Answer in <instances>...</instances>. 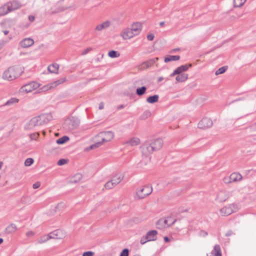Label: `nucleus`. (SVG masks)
I'll return each mask as SVG.
<instances>
[{
    "mask_svg": "<svg viewBox=\"0 0 256 256\" xmlns=\"http://www.w3.org/2000/svg\"><path fill=\"white\" fill-rule=\"evenodd\" d=\"M130 28L135 36L138 35L142 30V24L139 22L134 23Z\"/></svg>",
    "mask_w": 256,
    "mask_h": 256,
    "instance_id": "412c9836",
    "label": "nucleus"
},
{
    "mask_svg": "<svg viewBox=\"0 0 256 256\" xmlns=\"http://www.w3.org/2000/svg\"><path fill=\"white\" fill-rule=\"evenodd\" d=\"M69 140V138L67 136H64L58 139L56 141V142L58 144H62L65 143L66 142Z\"/></svg>",
    "mask_w": 256,
    "mask_h": 256,
    "instance_id": "72a5a7b5",
    "label": "nucleus"
},
{
    "mask_svg": "<svg viewBox=\"0 0 256 256\" xmlns=\"http://www.w3.org/2000/svg\"><path fill=\"white\" fill-rule=\"evenodd\" d=\"M108 56L112 58H118L120 56V54L115 50H110L108 53Z\"/></svg>",
    "mask_w": 256,
    "mask_h": 256,
    "instance_id": "e433bc0d",
    "label": "nucleus"
},
{
    "mask_svg": "<svg viewBox=\"0 0 256 256\" xmlns=\"http://www.w3.org/2000/svg\"><path fill=\"white\" fill-rule=\"evenodd\" d=\"M58 64H53L48 66V70L50 73L58 74Z\"/></svg>",
    "mask_w": 256,
    "mask_h": 256,
    "instance_id": "393cba45",
    "label": "nucleus"
},
{
    "mask_svg": "<svg viewBox=\"0 0 256 256\" xmlns=\"http://www.w3.org/2000/svg\"><path fill=\"white\" fill-rule=\"evenodd\" d=\"M237 209L238 207L236 204H232L222 208L220 212L222 216H226L236 212Z\"/></svg>",
    "mask_w": 256,
    "mask_h": 256,
    "instance_id": "423d86ee",
    "label": "nucleus"
},
{
    "mask_svg": "<svg viewBox=\"0 0 256 256\" xmlns=\"http://www.w3.org/2000/svg\"><path fill=\"white\" fill-rule=\"evenodd\" d=\"M246 0H234V5L236 8H239L242 6Z\"/></svg>",
    "mask_w": 256,
    "mask_h": 256,
    "instance_id": "2f4dec72",
    "label": "nucleus"
},
{
    "mask_svg": "<svg viewBox=\"0 0 256 256\" xmlns=\"http://www.w3.org/2000/svg\"><path fill=\"white\" fill-rule=\"evenodd\" d=\"M3 32L4 34H5V35H6L8 34L9 32V31L8 30H4L3 31Z\"/></svg>",
    "mask_w": 256,
    "mask_h": 256,
    "instance_id": "13d9d810",
    "label": "nucleus"
},
{
    "mask_svg": "<svg viewBox=\"0 0 256 256\" xmlns=\"http://www.w3.org/2000/svg\"><path fill=\"white\" fill-rule=\"evenodd\" d=\"M124 108V106L123 105H120L119 106H118V108L122 109V108Z\"/></svg>",
    "mask_w": 256,
    "mask_h": 256,
    "instance_id": "052dcab7",
    "label": "nucleus"
},
{
    "mask_svg": "<svg viewBox=\"0 0 256 256\" xmlns=\"http://www.w3.org/2000/svg\"><path fill=\"white\" fill-rule=\"evenodd\" d=\"M212 254H214V256H222L221 250L219 245L216 244L214 246Z\"/></svg>",
    "mask_w": 256,
    "mask_h": 256,
    "instance_id": "bb28decb",
    "label": "nucleus"
},
{
    "mask_svg": "<svg viewBox=\"0 0 256 256\" xmlns=\"http://www.w3.org/2000/svg\"><path fill=\"white\" fill-rule=\"evenodd\" d=\"M110 26V22L108 20H106L102 24L97 25L94 29L96 32L102 31L108 28Z\"/></svg>",
    "mask_w": 256,
    "mask_h": 256,
    "instance_id": "6ab92c4d",
    "label": "nucleus"
},
{
    "mask_svg": "<svg viewBox=\"0 0 256 256\" xmlns=\"http://www.w3.org/2000/svg\"><path fill=\"white\" fill-rule=\"evenodd\" d=\"M152 188L150 186H145L136 192L139 198H143L152 193Z\"/></svg>",
    "mask_w": 256,
    "mask_h": 256,
    "instance_id": "6e6552de",
    "label": "nucleus"
},
{
    "mask_svg": "<svg viewBox=\"0 0 256 256\" xmlns=\"http://www.w3.org/2000/svg\"><path fill=\"white\" fill-rule=\"evenodd\" d=\"M16 230V226L14 224H10L6 228L8 233L14 232Z\"/></svg>",
    "mask_w": 256,
    "mask_h": 256,
    "instance_id": "c9c22d12",
    "label": "nucleus"
},
{
    "mask_svg": "<svg viewBox=\"0 0 256 256\" xmlns=\"http://www.w3.org/2000/svg\"><path fill=\"white\" fill-rule=\"evenodd\" d=\"M28 20H30V22H32L34 20L35 17L33 16H28Z\"/></svg>",
    "mask_w": 256,
    "mask_h": 256,
    "instance_id": "864d4df0",
    "label": "nucleus"
},
{
    "mask_svg": "<svg viewBox=\"0 0 256 256\" xmlns=\"http://www.w3.org/2000/svg\"><path fill=\"white\" fill-rule=\"evenodd\" d=\"M120 36L124 40H128L135 36L131 28L124 29L121 32Z\"/></svg>",
    "mask_w": 256,
    "mask_h": 256,
    "instance_id": "f8f14e48",
    "label": "nucleus"
},
{
    "mask_svg": "<svg viewBox=\"0 0 256 256\" xmlns=\"http://www.w3.org/2000/svg\"><path fill=\"white\" fill-rule=\"evenodd\" d=\"M146 88L144 86H143L138 88L136 90V93L138 96H142L146 92Z\"/></svg>",
    "mask_w": 256,
    "mask_h": 256,
    "instance_id": "473e14b6",
    "label": "nucleus"
},
{
    "mask_svg": "<svg viewBox=\"0 0 256 256\" xmlns=\"http://www.w3.org/2000/svg\"><path fill=\"white\" fill-rule=\"evenodd\" d=\"M159 96L158 95H154L150 96L146 98V102L150 104H154L158 102Z\"/></svg>",
    "mask_w": 256,
    "mask_h": 256,
    "instance_id": "cd10ccee",
    "label": "nucleus"
},
{
    "mask_svg": "<svg viewBox=\"0 0 256 256\" xmlns=\"http://www.w3.org/2000/svg\"><path fill=\"white\" fill-rule=\"evenodd\" d=\"M3 242V239L2 238H0V244Z\"/></svg>",
    "mask_w": 256,
    "mask_h": 256,
    "instance_id": "338daca9",
    "label": "nucleus"
},
{
    "mask_svg": "<svg viewBox=\"0 0 256 256\" xmlns=\"http://www.w3.org/2000/svg\"><path fill=\"white\" fill-rule=\"evenodd\" d=\"M98 108H99L100 110H102V109L104 108V103L102 102H100L99 104Z\"/></svg>",
    "mask_w": 256,
    "mask_h": 256,
    "instance_id": "6e6d98bb",
    "label": "nucleus"
},
{
    "mask_svg": "<svg viewBox=\"0 0 256 256\" xmlns=\"http://www.w3.org/2000/svg\"><path fill=\"white\" fill-rule=\"evenodd\" d=\"M52 238H54V237L52 236L50 234L48 235H44L37 240V243L41 244L46 242L50 239Z\"/></svg>",
    "mask_w": 256,
    "mask_h": 256,
    "instance_id": "5701e85b",
    "label": "nucleus"
},
{
    "mask_svg": "<svg viewBox=\"0 0 256 256\" xmlns=\"http://www.w3.org/2000/svg\"><path fill=\"white\" fill-rule=\"evenodd\" d=\"M151 144L154 150H158L162 148L163 145V140L161 138H156L151 142Z\"/></svg>",
    "mask_w": 256,
    "mask_h": 256,
    "instance_id": "f3484780",
    "label": "nucleus"
},
{
    "mask_svg": "<svg viewBox=\"0 0 256 256\" xmlns=\"http://www.w3.org/2000/svg\"><path fill=\"white\" fill-rule=\"evenodd\" d=\"M144 114H146V115H147V116H150V112H148V111H146V112H144Z\"/></svg>",
    "mask_w": 256,
    "mask_h": 256,
    "instance_id": "0e129e2a",
    "label": "nucleus"
},
{
    "mask_svg": "<svg viewBox=\"0 0 256 256\" xmlns=\"http://www.w3.org/2000/svg\"><path fill=\"white\" fill-rule=\"evenodd\" d=\"M242 177L240 174L237 172H234L230 174L229 177V180H225V182L229 183L242 180Z\"/></svg>",
    "mask_w": 256,
    "mask_h": 256,
    "instance_id": "dca6fc26",
    "label": "nucleus"
},
{
    "mask_svg": "<svg viewBox=\"0 0 256 256\" xmlns=\"http://www.w3.org/2000/svg\"><path fill=\"white\" fill-rule=\"evenodd\" d=\"M94 253L92 251H88L83 253L82 256H93Z\"/></svg>",
    "mask_w": 256,
    "mask_h": 256,
    "instance_id": "a18cd8bd",
    "label": "nucleus"
},
{
    "mask_svg": "<svg viewBox=\"0 0 256 256\" xmlns=\"http://www.w3.org/2000/svg\"><path fill=\"white\" fill-rule=\"evenodd\" d=\"M8 12H10L6 4L0 7V16H3Z\"/></svg>",
    "mask_w": 256,
    "mask_h": 256,
    "instance_id": "c85d7f7f",
    "label": "nucleus"
},
{
    "mask_svg": "<svg viewBox=\"0 0 256 256\" xmlns=\"http://www.w3.org/2000/svg\"><path fill=\"white\" fill-rule=\"evenodd\" d=\"M6 42L4 40L0 41V49L6 44Z\"/></svg>",
    "mask_w": 256,
    "mask_h": 256,
    "instance_id": "5fc2aeb1",
    "label": "nucleus"
},
{
    "mask_svg": "<svg viewBox=\"0 0 256 256\" xmlns=\"http://www.w3.org/2000/svg\"><path fill=\"white\" fill-rule=\"evenodd\" d=\"M176 80L178 82H183L186 80L188 78V74H177Z\"/></svg>",
    "mask_w": 256,
    "mask_h": 256,
    "instance_id": "a878e982",
    "label": "nucleus"
},
{
    "mask_svg": "<svg viewBox=\"0 0 256 256\" xmlns=\"http://www.w3.org/2000/svg\"><path fill=\"white\" fill-rule=\"evenodd\" d=\"M18 100L16 98H12L8 100L6 103L3 105L4 106H11L14 105V104L18 102Z\"/></svg>",
    "mask_w": 256,
    "mask_h": 256,
    "instance_id": "7c9ffc66",
    "label": "nucleus"
},
{
    "mask_svg": "<svg viewBox=\"0 0 256 256\" xmlns=\"http://www.w3.org/2000/svg\"><path fill=\"white\" fill-rule=\"evenodd\" d=\"M229 197V194L226 190L219 192L216 196V200L219 202H222L226 200Z\"/></svg>",
    "mask_w": 256,
    "mask_h": 256,
    "instance_id": "ddd939ff",
    "label": "nucleus"
},
{
    "mask_svg": "<svg viewBox=\"0 0 256 256\" xmlns=\"http://www.w3.org/2000/svg\"><path fill=\"white\" fill-rule=\"evenodd\" d=\"M120 256H128V250L125 248L120 253Z\"/></svg>",
    "mask_w": 256,
    "mask_h": 256,
    "instance_id": "c03bdc74",
    "label": "nucleus"
},
{
    "mask_svg": "<svg viewBox=\"0 0 256 256\" xmlns=\"http://www.w3.org/2000/svg\"><path fill=\"white\" fill-rule=\"evenodd\" d=\"M79 123H80L79 121L78 120H76V126H78Z\"/></svg>",
    "mask_w": 256,
    "mask_h": 256,
    "instance_id": "e2e57ef3",
    "label": "nucleus"
},
{
    "mask_svg": "<svg viewBox=\"0 0 256 256\" xmlns=\"http://www.w3.org/2000/svg\"><path fill=\"white\" fill-rule=\"evenodd\" d=\"M102 143L110 141L114 136V134L112 131H106L100 132L98 136Z\"/></svg>",
    "mask_w": 256,
    "mask_h": 256,
    "instance_id": "39448f33",
    "label": "nucleus"
},
{
    "mask_svg": "<svg viewBox=\"0 0 256 256\" xmlns=\"http://www.w3.org/2000/svg\"><path fill=\"white\" fill-rule=\"evenodd\" d=\"M226 70V66H222L218 68L216 72V75H218L220 74H222L224 73Z\"/></svg>",
    "mask_w": 256,
    "mask_h": 256,
    "instance_id": "ea45409f",
    "label": "nucleus"
},
{
    "mask_svg": "<svg viewBox=\"0 0 256 256\" xmlns=\"http://www.w3.org/2000/svg\"><path fill=\"white\" fill-rule=\"evenodd\" d=\"M163 79H164V78H162V77H159V78H158V82H161L162 80H163Z\"/></svg>",
    "mask_w": 256,
    "mask_h": 256,
    "instance_id": "bf43d9fd",
    "label": "nucleus"
},
{
    "mask_svg": "<svg viewBox=\"0 0 256 256\" xmlns=\"http://www.w3.org/2000/svg\"><path fill=\"white\" fill-rule=\"evenodd\" d=\"M154 35L152 33L148 34L147 35V38L149 40H154Z\"/></svg>",
    "mask_w": 256,
    "mask_h": 256,
    "instance_id": "de8ad7c7",
    "label": "nucleus"
},
{
    "mask_svg": "<svg viewBox=\"0 0 256 256\" xmlns=\"http://www.w3.org/2000/svg\"><path fill=\"white\" fill-rule=\"evenodd\" d=\"M164 22H160V26H164Z\"/></svg>",
    "mask_w": 256,
    "mask_h": 256,
    "instance_id": "69168bd1",
    "label": "nucleus"
},
{
    "mask_svg": "<svg viewBox=\"0 0 256 256\" xmlns=\"http://www.w3.org/2000/svg\"><path fill=\"white\" fill-rule=\"evenodd\" d=\"M171 218V216L168 217L166 218H162L156 222L157 228L160 229H162L173 224L176 220H174L171 223H168L169 220Z\"/></svg>",
    "mask_w": 256,
    "mask_h": 256,
    "instance_id": "0eeeda50",
    "label": "nucleus"
},
{
    "mask_svg": "<svg viewBox=\"0 0 256 256\" xmlns=\"http://www.w3.org/2000/svg\"><path fill=\"white\" fill-rule=\"evenodd\" d=\"M40 86V84L36 82H32L22 86L19 90L20 93L27 94L36 90Z\"/></svg>",
    "mask_w": 256,
    "mask_h": 256,
    "instance_id": "20e7f679",
    "label": "nucleus"
},
{
    "mask_svg": "<svg viewBox=\"0 0 256 256\" xmlns=\"http://www.w3.org/2000/svg\"><path fill=\"white\" fill-rule=\"evenodd\" d=\"M65 206V204H64V203H60V204H58V206H56V208L57 209H58L59 208H64Z\"/></svg>",
    "mask_w": 256,
    "mask_h": 256,
    "instance_id": "603ef678",
    "label": "nucleus"
},
{
    "mask_svg": "<svg viewBox=\"0 0 256 256\" xmlns=\"http://www.w3.org/2000/svg\"><path fill=\"white\" fill-rule=\"evenodd\" d=\"M6 4L10 12L20 8L22 6L21 4L18 1L10 2H7Z\"/></svg>",
    "mask_w": 256,
    "mask_h": 256,
    "instance_id": "4468645a",
    "label": "nucleus"
},
{
    "mask_svg": "<svg viewBox=\"0 0 256 256\" xmlns=\"http://www.w3.org/2000/svg\"><path fill=\"white\" fill-rule=\"evenodd\" d=\"M66 78H62L58 80L55 81L54 82L48 84L41 88V90L42 92H46L52 88H54L57 86L65 82Z\"/></svg>",
    "mask_w": 256,
    "mask_h": 256,
    "instance_id": "1a4fd4ad",
    "label": "nucleus"
},
{
    "mask_svg": "<svg viewBox=\"0 0 256 256\" xmlns=\"http://www.w3.org/2000/svg\"><path fill=\"white\" fill-rule=\"evenodd\" d=\"M164 240L165 242H169V240H170L168 238L166 237V236H165L164 238Z\"/></svg>",
    "mask_w": 256,
    "mask_h": 256,
    "instance_id": "4d7b16f0",
    "label": "nucleus"
},
{
    "mask_svg": "<svg viewBox=\"0 0 256 256\" xmlns=\"http://www.w3.org/2000/svg\"><path fill=\"white\" fill-rule=\"evenodd\" d=\"M66 162L67 160L65 159H60L58 162L57 164L58 166H62L66 164Z\"/></svg>",
    "mask_w": 256,
    "mask_h": 256,
    "instance_id": "37998d69",
    "label": "nucleus"
},
{
    "mask_svg": "<svg viewBox=\"0 0 256 256\" xmlns=\"http://www.w3.org/2000/svg\"><path fill=\"white\" fill-rule=\"evenodd\" d=\"M192 66L191 64H186L184 65H182L178 68H177L171 74L172 76H174L176 74H183L182 72L186 71L189 68Z\"/></svg>",
    "mask_w": 256,
    "mask_h": 256,
    "instance_id": "9b49d317",
    "label": "nucleus"
},
{
    "mask_svg": "<svg viewBox=\"0 0 256 256\" xmlns=\"http://www.w3.org/2000/svg\"><path fill=\"white\" fill-rule=\"evenodd\" d=\"M158 60V58L150 59L148 61L143 62L140 66V68H148L152 66Z\"/></svg>",
    "mask_w": 256,
    "mask_h": 256,
    "instance_id": "a211bd4d",
    "label": "nucleus"
},
{
    "mask_svg": "<svg viewBox=\"0 0 256 256\" xmlns=\"http://www.w3.org/2000/svg\"><path fill=\"white\" fill-rule=\"evenodd\" d=\"M52 119V116L50 114H42L38 116H35L32 118L28 122L25 126V128L28 130H33L36 127L44 125Z\"/></svg>",
    "mask_w": 256,
    "mask_h": 256,
    "instance_id": "f257e3e1",
    "label": "nucleus"
},
{
    "mask_svg": "<svg viewBox=\"0 0 256 256\" xmlns=\"http://www.w3.org/2000/svg\"><path fill=\"white\" fill-rule=\"evenodd\" d=\"M174 220H172V218L169 220L168 223H171L172 222H173Z\"/></svg>",
    "mask_w": 256,
    "mask_h": 256,
    "instance_id": "774afa93",
    "label": "nucleus"
},
{
    "mask_svg": "<svg viewBox=\"0 0 256 256\" xmlns=\"http://www.w3.org/2000/svg\"><path fill=\"white\" fill-rule=\"evenodd\" d=\"M124 175L122 173H118L116 174L111 180L113 184L116 186L123 179Z\"/></svg>",
    "mask_w": 256,
    "mask_h": 256,
    "instance_id": "4be33fe9",
    "label": "nucleus"
},
{
    "mask_svg": "<svg viewBox=\"0 0 256 256\" xmlns=\"http://www.w3.org/2000/svg\"><path fill=\"white\" fill-rule=\"evenodd\" d=\"M126 144H128L130 146H138L140 144V140L138 138H132L126 142Z\"/></svg>",
    "mask_w": 256,
    "mask_h": 256,
    "instance_id": "b1692460",
    "label": "nucleus"
},
{
    "mask_svg": "<svg viewBox=\"0 0 256 256\" xmlns=\"http://www.w3.org/2000/svg\"><path fill=\"white\" fill-rule=\"evenodd\" d=\"M40 186V182H36L35 184H34L32 186V188H34V189H36V188H38Z\"/></svg>",
    "mask_w": 256,
    "mask_h": 256,
    "instance_id": "3c124183",
    "label": "nucleus"
},
{
    "mask_svg": "<svg viewBox=\"0 0 256 256\" xmlns=\"http://www.w3.org/2000/svg\"><path fill=\"white\" fill-rule=\"evenodd\" d=\"M22 73L20 68L12 66L5 70L2 74V78L7 80H12L20 76Z\"/></svg>",
    "mask_w": 256,
    "mask_h": 256,
    "instance_id": "7ed1b4c3",
    "label": "nucleus"
},
{
    "mask_svg": "<svg viewBox=\"0 0 256 256\" xmlns=\"http://www.w3.org/2000/svg\"><path fill=\"white\" fill-rule=\"evenodd\" d=\"M103 143L102 142V141L98 142L92 144L90 146V150L94 149L96 148H98Z\"/></svg>",
    "mask_w": 256,
    "mask_h": 256,
    "instance_id": "a19ab883",
    "label": "nucleus"
},
{
    "mask_svg": "<svg viewBox=\"0 0 256 256\" xmlns=\"http://www.w3.org/2000/svg\"><path fill=\"white\" fill-rule=\"evenodd\" d=\"M3 164H4V163H3L2 162H0V170L2 168V166H3Z\"/></svg>",
    "mask_w": 256,
    "mask_h": 256,
    "instance_id": "680f3d73",
    "label": "nucleus"
},
{
    "mask_svg": "<svg viewBox=\"0 0 256 256\" xmlns=\"http://www.w3.org/2000/svg\"><path fill=\"white\" fill-rule=\"evenodd\" d=\"M82 178V176L80 174H77L74 178L71 180L70 182L71 183H76L78 182Z\"/></svg>",
    "mask_w": 256,
    "mask_h": 256,
    "instance_id": "f704fd0d",
    "label": "nucleus"
},
{
    "mask_svg": "<svg viewBox=\"0 0 256 256\" xmlns=\"http://www.w3.org/2000/svg\"><path fill=\"white\" fill-rule=\"evenodd\" d=\"M34 233L32 231L28 232L26 234V236L28 237H32L34 236Z\"/></svg>",
    "mask_w": 256,
    "mask_h": 256,
    "instance_id": "8fccbe9b",
    "label": "nucleus"
},
{
    "mask_svg": "<svg viewBox=\"0 0 256 256\" xmlns=\"http://www.w3.org/2000/svg\"><path fill=\"white\" fill-rule=\"evenodd\" d=\"M34 44V40L31 38H25L20 42V45L23 48H27Z\"/></svg>",
    "mask_w": 256,
    "mask_h": 256,
    "instance_id": "2eb2a0df",
    "label": "nucleus"
},
{
    "mask_svg": "<svg viewBox=\"0 0 256 256\" xmlns=\"http://www.w3.org/2000/svg\"><path fill=\"white\" fill-rule=\"evenodd\" d=\"M180 58V56H168L165 58L164 62H168L170 61H176L178 60Z\"/></svg>",
    "mask_w": 256,
    "mask_h": 256,
    "instance_id": "c756f323",
    "label": "nucleus"
},
{
    "mask_svg": "<svg viewBox=\"0 0 256 256\" xmlns=\"http://www.w3.org/2000/svg\"><path fill=\"white\" fill-rule=\"evenodd\" d=\"M157 234L158 232L156 230L148 231L146 234L147 240L149 242L156 240Z\"/></svg>",
    "mask_w": 256,
    "mask_h": 256,
    "instance_id": "aec40b11",
    "label": "nucleus"
},
{
    "mask_svg": "<svg viewBox=\"0 0 256 256\" xmlns=\"http://www.w3.org/2000/svg\"><path fill=\"white\" fill-rule=\"evenodd\" d=\"M34 162V160L32 158H28L24 162V165L26 166H30Z\"/></svg>",
    "mask_w": 256,
    "mask_h": 256,
    "instance_id": "58836bf2",
    "label": "nucleus"
},
{
    "mask_svg": "<svg viewBox=\"0 0 256 256\" xmlns=\"http://www.w3.org/2000/svg\"><path fill=\"white\" fill-rule=\"evenodd\" d=\"M116 186V185L114 184H113V182H112V180L104 184L105 188H106V189H108V190L111 189V188H113L114 187Z\"/></svg>",
    "mask_w": 256,
    "mask_h": 256,
    "instance_id": "4c0bfd02",
    "label": "nucleus"
},
{
    "mask_svg": "<svg viewBox=\"0 0 256 256\" xmlns=\"http://www.w3.org/2000/svg\"><path fill=\"white\" fill-rule=\"evenodd\" d=\"M148 242V240H147V238H146V236H142L141 239H140V243L142 244H146V242Z\"/></svg>",
    "mask_w": 256,
    "mask_h": 256,
    "instance_id": "49530a36",
    "label": "nucleus"
},
{
    "mask_svg": "<svg viewBox=\"0 0 256 256\" xmlns=\"http://www.w3.org/2000/svg\"><path fill=\"white\" fill-rule=\"evenodd\" d=\"M39 136L38 132L33 133L30 134V138L32 140H36Z\"/></svg>",
    "mask_w": 256,
    "mask_h": 256,
    "instance_id": "79ce46f5",
    "label": "nucleus"
},
{
    "mask_svg": "<svg viewBox=\"0 0 256 256\" xmlns=\"http://www.w3.org/2000/svg\"><path fill=\"white\" fill-rule=\"evenodd\" d=\"M208 235V233L204 230H201L199 233V236H200L205 237Z\"/></svg>",
    "mask_w": 256,
    "mask_h": 256,
    "instance_id": "09e8293b",
    "label": "nucleus"
},
{
    "mask_svg": "<svg viewBox=\"0 0 256 256\" xmlns=\"http://www.w3.org/2000/svg\"><path fill=\"white\" fill-rule=\"evenodd\" d=\"M142 154L146 156L145 159H143L139 164L138 166L144 168L147 163L150 162V158L148 157V156L152 154L154 150V147H152L151 143L148 142H145L142 144L141 146Z\"/></svg>",
    "mask_w": 256,
    "mask_h": 256,
    "instance_id": "f03ea898",
    "label": "nucleus"
},
{
    "mask_svg": "<svg viewBox=\"0 0 256 256\" xmlns=\"http://www.w3.org/2000/svg\"><path fill=\"white\" fill-rule=\"evenodd\" d=\"M212 124V122L210 118H204L198 124V127L202 129L208 128L211 127Z\"/></svg>",
    "mask_w": 256,
    "mask_h": 256,
    "instance_id": "9d476101",
    "label": "nucleus"
}]
</instances>
